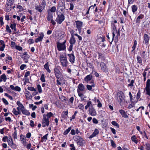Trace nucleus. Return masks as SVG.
Wrapping results in <instances>:
<instances>
[{"label":"nucleus","instance_id":"nucleus-1","mask_svg":"<svg viewBox=\"0 0 150 150\" xmlns=\"http://www.w3.org/2000/svg\"><path fill=\"white\" fill-rule=\"evenodd\" d=\"M112 39H111L110 40H109V42L110 43V44H112V42L113 40L114 41L115 43L117 42L118 41V37L120 36V31L118 30L115 33H112Z\"/></svg>","mask_w":150,"mask_h":150},{"label":"nucleus","instance_id":"nucleus-2","mask_svg":"<svg viewBox=\"0 0 150 150\" xmlns=\"http://www.w3.org/2000/svg\"><path fill=\"white\" fill-rule=\"evenodd\" d=\"M125 97L124 95V94L122 91H120L118 93L117 98L120 104L125 101Z\"/></svg>","mask_w":150,"mask_h":150},{"label":"nucleus","instance_id":"nucleus-3","mask_svg":"<svg viewBox=\"0 0 150 150\" xmlns=\"http://www.w3.org/2000/svg\"><path fill=\"white\" fill-rule=\"evenodd\" d=\"M60 59L62 66L66 67L67 66L68 62L66 56L63 55L60 56Z\"/></svg>","mask_w":150,"mask_h":150},{"label":"nucleus","instance_id":"nucleus-4","mask_svg":"<svg viewBox=\"0 0 150 150\" xmlns=\"http://www.w3.org/2000/svg\"><path fill=\"white\" fill-rule=\"evenodd\" d=\"M66 42V41L65 40L63 43H60L59 42H57V47L59 51L65 50L66 48L65 45Z\"/></svg>","mask_w":150,"mask_h":150},{"label":"nucleus","instance_id":"nucleus-5","mask_svg":"<svg viewBox=\"0 0 150 150\" xmlns=\"http://www.w3.org/2000/svg\"><path fill=\"white\" fill-rule=\"evenodd\" d=\"M65 17L63 13H62L61 14H57V17L55 20L57 23L61 24L64 20Z\"/></svg>","mask_w":150,"mask_h":150},{"label":"nucleus","instance_id":"nucleus-6","mask_svg":"<svg viewBox=\"0 0 150 150\" xmlns=\"http://www.w3.org/2000/svg\"><path fill=\"white\" fill-rule=\"evenodd\" d=\"M42 127H45L46 126H48L49 125V119L46 118V115H43L42 120Z\"/></svg>","mask_w":150,"mask_h":150},{"label":"nucleus","instance_id":"nucleus-7","mask_svg":"<svg viewBox=\"0 0 150 150\" xmlns=\"http://www.w3.org/2000/svg\"><path fill=\"white\" fill-rule=\"evenodd\" d=\"M60 8L61 11H63L65 8V4L64 0H60L58 4L57 8Z\"/></svg>","mask_w":150,"mask_h":150},{"label":"nucleus","instance_id":"nucleus-8","mask_svg":"<svg viewBox=\"0 0 150 150\" xmlns=\"http://www.w3.org/2000/svg\"><path fill=\"white\" fill-rule=\"evenodd\" d=\"M54 70L55 75L57 79H58V77H61V76L62 73L59 69L57 67H55L54 69Z\"/></svg>","mask_w":150,"mask_h":150},{"label":"nucleus","instance_id":"nucleus-9","mask_svg":"<svg viewBox=\"0 0 150 150\" xmlns=\"http://www.w3.org/2000/svg\"><path fill=\"white\" fill-rule=\"evenodd\" d=\"M89 113L92 116H95L97 114L95 109L92 106H91L89 108Z\"/></svg>","mask_w":150,"mask_h":150},{"label":"nucleus","instance_id":"nucleus-10","mask_svg":"<svg viewBox=\"0 0 150 150\" xmlns=\"http://www.w3.org/2000/svg\"><path fill=\"white\" fill-rule=\"evenodd\" d=\"M76 28L78 30L79 33L81 32V28L82 26L83 23L82 22L77 21H75Z\"/></svg>","mask_w":150,"mask_h":150},{"label":"nucleus","instance_id":"nucleus-11","mask_svg":"<svg viewBox=\"0 0 150 150\" xmlns=\"http://www.w3.org/2000/svg\"><path fill=\"white\" fill-rule=\"evenodd\" d=\"M68 56L69 57V61L72 63H74L75 57L73 54H68Z\"/></svg>","mask_w":150,"mask_h":150},{"label":"nucleus","instance_id":"nucleus-12","mask_svg":"<svg viewBox=\"0 0 150 150\" xmlns=\"http://www.w3.org/2000/svg\"><path fill=\"white\" fill-rule=\"evenodd\" d=\"M100 66L102 70L104 72L108 71V69L106 68L105 64L103 62H101Z\"/></svg>","mask_w":150,"mask_h":150},{"label":"nucleus","instance_id":"nucleus-13","mask_svg":"<svg viewBox=\"0 0 150 150\" xmlns=\"http://www.w3.org/2000/svg\"><path fill=\"white\" fill-rule=\"evenodd\" d=\"M144 40L146 45H147L149 42V38L148 35L146 34L144 35Z\"/></svg>","mask_w":150,"mask_h":150},{"label":"nucleus","instance_id":"nucleus-14","mask_svg":"<svg viewBox=\"0 0 150 150\" xmlns=\"http://www.w3.org/2000/svg\"><path fill=\"white\" fill-rule=\"evenodd\" d=\"M85 89V87L83 84L80 83L79 84L78 87L77 91H83Z\"/></svg>","mask_w":150,"mask_h":150},{"label":"nucleus","instance_id":"nucleus-15","mask_svg":"<svg viewBox=\"0 0 150 150\" xmlns=\"http://www.w3.org/2000/svg\"><path fill=\"white\" fill-rule=\"evenodd\" d=\"M99 133V131L97 129H96L93 134L90 136L89 138H92L95 137Z\"/></svg>","mask_w":150,"mask_h":150},{"label":"nucleus","instance_id":"nucleus-16","mask_svg":"<svg viewBox=\"0 0 150 150\" xmlns=\"http://www.w3.org/2000/svg\"><path fill=\"white\" fill-rule=\"evenodd\" d=\"M20 110H21L22 113L23 114L25 115H29L30 114V112L27 110H25L24 107L22 108H20Z\"/></svg>","mask_w":150,"mask_h":150},{"label":"nucleus","instance_id":"nucleus-17","mask_svg":"<svg viewBox=\"0 0 150 150\" xmlns=\"http://www.w3.org/2000/svg\"><path fill=\"white\" fill-rule=\"evenodd\" d=\"M119 112L123 117L125 118H128V116L124 110H120Z\"/></svg>","mask_w":150,"mask_h":150},{"label":"nucleus","instance_id":"nucleus-18","mask_svg":"<svg viewBox=\"0 0 150 150\" xmlns=\"http://www.w3.org/2000/svg\"><path fill=\"white\" fill-rule=\"evenodd\" d=\"M7 79L6 76L5 74H3L0 76V82H1L3 81L5 82Z\"/></svg>","mask_w":150,"mask_h":150},{"label":"nucleus","instance_id":"nucleus-19","mask_svg":"<svg viewBox=\"0 0 150 150\" xmlns=\"http://www.w3.org/2000/svg\"><path fill=\"white\" fill-rule=\"evenodd\" d=\"M92 78V75L91 74H89L87 75L84 78L85 81L87 83L91 80Z\"/></svg>","mask_w":150,"mask_h":150},{"label":"nucleus","instance_id":"nucleus-20","mask_svg":"<svg viewBox=\"0 0 150 150\" xmlns=\"http://www.w3.org/2000/svg\"><path fill=\"white\" fill-rule=\"evenodd\" d=\"M47 19L49 21H50L53 19V14L50 12H48V13Z\"/></svg>","mask_w":150,"mask_h":150},{"label":"nucleus","instance_id":"nucleus-21","mask_svg":"<svg viewBox=\"0 0 150 150\" xmlns=\"http://www.w3.org/2000/svg\"><path fill=\"white\" fill-rule=\"evenodd\" d=\"M76 42V40L74 36L71 37L69 40V43L70 44H74Z\"/></svg>","mask_w":150,"mask_h":150},{"label":"nucleus","instance_id":"nucleus-22","mask_svg":"<svg viewBox=\"0 0 150 150\" xmlns=\"http://www.w3.org/2000/svg\"><path fill=\"white\" fill-rule=\"evenodd\" d=\"M44 35L43 34H42L40 35L38 38H36L35 40V42L36 43H38L39 41H41L43 38Z\"/></svg>","mask_w":150,"mask_h":150},{"label":"nucleus","instance_id":"nucleus-23","mask_svg":"<svg viewBox=\"0 0 150 150\" xmlns=\"http://www.w3.org/2000/svg\"><path fill=\"white\" fill-rule=\"evenodd\" d=\"M91 83L92 84L91 85H86V87L87 89L89 91L91 90L92 87H94L95 86V84L93 83V81L91 82Z\"/></svg>","mask_w":150,"mask_h":150},{"label":"nucleus","instance_id":"nucleus-24","mask_svg":"<svg viewBox=\"0 0 150 150\" xmlns=\"http://www.w3.org/2000/svg\"><path fill=\"white\" fill-rule=\"evenodd\" d=\"M35 9L40 13L42 12V11L44 9L43 7H42L41 6H35Z\"/></svg>","mask_w":150,"mask_h":150},{"label":"nucleus","instance_id":"nucleus-25","mask_svg":"<svg viewBox=\"0 0 150 150\" xmlns=\"http://www.w3.org/2000/svg\"><path fill=\"white\" fill-rule=\"evenodd\" d=\"M144 15L142 14H140L139 15L137 18L136 20V23H140V19H142L144 18Z\"/></svg>","mask_w":150,"mask_h":150},{"label":"nucleus","instance_id":"nucleus-26","mask_svg":"<svg viewBox=\"0 0 150 150\" xmlns=\"http://www.w3.org/2000/svg\"><path fill=\"white\" fill-rule=\"evenodd\" d=\"M49 63L47 62L46 64L44 66L45 69L49 73L51 72V70L49 69Z\"/></svg>","mask_w":150,"mask_h":150},{"label":"nucleus","instance_id":"nucleus-27","mask_svg":"<svg viewBox=\"0 0 150 150\" xmlns=\"http://www.w3.org/2000/svg\"><path fill=\"white\" fill-rule=\"evenodd\" d=\"M131 104H129L128 106V108L130 109L131 108H132L133 107H134L135 106V105L137 102V101H131Z\"/></svg>","mask_w":150,"mask_h":150},{"label":"nucleus","instance_id":"nucleus-28","mask_svg":"<svg viewBox=\"0 0 150 150\" xmlns=\"http://www.w3.org/2000/svg\"><path fill=\"white\" fill-rule=\"evenodd\" d=\"M83 139L82 138H81L77 141V143L80 146H83Z\"/></svg>","mask_w":150,"mask_h":150},{"label":"nucleus","instance_id":"nucleus-29","mask_svg":"<svg viewBox=\"0 0 150 150\" xmlns=\"http://www.w3.org/2000/svg\"><path fill=\"white\" fill-rule=\"evenodd\" d=\"M132 11L133 13L134 14L135 12L137 11L138 8L137 6L134 5L132 6Z\"/></svg>","mask_w":150,"mask_h":150},{"label":"nucleus","instance_id":"nucleus-30","mask_svg":"<svg viewBox=\"0 0 150 150\" xmlns=\"http://www.w3.org/2000/svg\"><path fill=\"white\" fill-rule=\"evenodd\" d=\"M132 141L134 142L135 144H137L138 143L137 140L135 135H133L131 138Z\"/></svg>","mask_w":150,"mask_h":150},{"label":"nucleus","instance_id":"nucleus-31","mask_svg":"<svg viewBox=\"0 0 150 150\" xmlns=\"http://www.w3.org/2000/svg\"><path fill=\"white\" fill-rule=\"evenodd\" d=\"M145 89L146 91V94L150 96V87H146Z\"/></svg>","mask_w":150,"mask_h":150},{"label":"nucleus","instance_id":"nucleus-32","mask_svg":"<svg viewBox=\"0 0 150 150\" xmlns=\"http://www.w3.org/2000/svg\"><path fill=\"white\" fill-rule=\"evenodd\" d=\"M22 58L24 60H25V63L28 62V59L29 58V55H26V56H23L22 57Z\"/></svg>","mask_w":150,"mask_h":150},{"label":"nucleus","instance_id":"nucleus-33","mask_svg":"<svg viewBox=\"0 0 150 150\" xmlns=\"http://www.w3.org/2000/svg\"><path fill=\"white\" fill-rule=\"evenodd\" d=\"M137 60L138 62L141 65H142V61L141 57L139 56H137Z\"/></svg>","mask_w":150,"mask_h":150},{"label":"nucleus","instance_id":"nucleus-34","mask_svg":"<svg viewBox=\"0 0 150 150\" xmlns=\"http://www.w3.org/2000/svg\"><path fill=\"white\" fill-rule=\"evenodd\" d=\"M111 124L114 126H115L117 128H119V125L115 121H112L111 122Z\"/></svg>","mask_w":150,"mask_h":150},{"label":"nucleus","instance_id":"nucleus-35","mask_svg":"<svg viewBox=\"0 0 150 150\" xmlns=\"http://www.w3.org/2000/svg\"><path fill=\"white\" fill-rule=\"evenodd\" d=\"M13 112L16 115L20 114V112L17 111L15 108H13Z\"/></svg>","mask_w":150,"mask_h":150},{"label":"nucleus","instance_id":"nucleus-36","mask_svg":"<svg viewBox=\"0 0 150 150\" xmlns=\"http://www.w3.org/2000/svg\"><path fill=\"white\" fill-rule=\"evenodd\" d=\"M71 129V127H69L64 132V135H66L69 132H70V130Z\"/></svg>","mask_w":150,"mask_h":150},{"label":"nucleus","instance_id":"nucleus-37","mask_svg":"<svg viewBox=\"0 0 150 150\" xmlns=\"http://www.w3.org/2000/svg\"><path fill=\"white\" fill-rule=\"evenodd\" d=\"M40 79L41 81L42 82H45V75L44 74H42L41 75Z\"/></svg>","mask_w":150,"mask_h":150},{"label":"nucleus","instance_id":"nucleus-38","mask_svg":"<svg viewBox=\"0 0 150 150\" xmlns=\"http://www.w3.org/2000/svg\"><path fill=\"white\" fill-rule=\"evenodd\" d=\"M16 24L15 23H14L13 24H11L10 27L12 29H14L15 31H16Z\"/></svg>","mask_w":150,"mask_h":150},{"label":"nucleus","instance_id":"nucleus-39","mask_svg":"<svg viewBox=\"0 0 150 150\" xmlns=\"http://www.w3.org/2000/svg\"><path fill=\"white\" fill-rule=\"evenodd\" d=\"M17 104L19 107L21 108H23L24 107L23 104L20 102L19 101H18Z\"/></svg>","mask_w":150,"mask_h":150},{"label":"nucleus","instance_id":"nucleus-40","mask_svg":"<svg viewBox=\"0 0 150 150\" xmlns=\"http://www.w3.org/2000/svg\"><path fill=\"white\" fill-rule=\"evenodd\" d=\"M46 1L45 0H43L42 1L41 3V6L43 7V8L44 9L46 6Z\"/></svg>","mask_w":150,"mask_h":150},{"label":"nucleus","instance_id":"nucleus-41","mask_svg":"<svg viewBox=\"0 0 150 150\" xmlns=\"http://www.w3.org/2000/svg\"><path fill=\"white\" fill-rule=\"evenodd\" d=\"M140 94H141V93H140V89H139V91L137 93V97L136 98L137 99V101H138V100L139 99L140 97Z\"/></svg>","mask_w":150,"mask_h":150},{"label":"nucleus","instance_id":"nucleus-42","mask_svg":"<svg viewBox=\"0 0 150 150\" xmlns=\"http://www.w3.org/2000/svg\"><path fill=\"white\" fill-rule=\"evenodd\" d=\"M141 56L143 58L145 59L146 57V56L145 54V51H144L140 54Z\"/></svg>","mask_w":150,"mask_h":150},{"label":"nucleus","instance_id":"nucleus-43","mask_svg":"<svg viewBox=\"0 0 150 150\" xmlns=\"http://www.w3.org/2000/svg\"><path fill=\"white\" fill-rule=\"evenodd\" d=\"M53 115V114L51 112L48 113L47 115H46V118L47 117L48 119Z\"/></svg>","mask_w":150,"mask_h":150},{"label":"nucleus","instance_id":"nucleus-44","mask_svg":"<svg viewBox=\"0 0 150 150\" xmlns=\"http://www.w3.org/2000/svg\"><path fill=\"white\" fill-rule=\"evenodd\" d=\"M6 11L7 12L10 11L11 9V6L10 5H6Z\"/></svg>","mask_w":150,"mask_h":150},{"label":"nucleus","instance_id":"nucleus-45","mask_svg":"<svg viewBox=\"0 0 150 150\" xmlns=\"http://www.w3.org/2000/svg\"><path fill=\"white\" fill-rule=\"evenodd\" d=\"M145 147L146 150H150V144L149 143H146Z\"/></svg>","mask_w":150,"mask_h":150},{"label":"nucleus","instance_id":"nucleus-46","mask_svg":"<svg viewBox=\"0 0 150 150\" xmlns=\"http://www.w3.org/2000/svg\"><path fill=\"white\" fill-rule=\"evenodd\" d=\"M17 133L16 130L13 133V134L12 135V136L13 137V138L14 139H17Z\"/></svg>","mask_w":150,"mask_h":150},{"label":"nucleus","instance_id":"nucleus-47","mask_svg":"<svg viewBox=\"0 0 150 150\" xmlns=\"http://www.w3.org/2000/svg\"><path fill=\"white\" fill-rule=\"evenodd\" d=\"M59 99L62 101H66V98L63 96H61L59 97Z\"/></svg>","mask_w":150,"mask_h":150},{"label":"nucleus","instance_id":"nucleus-48","mask_svg":"<svg viewBox=\"0 0 150 150\" xmlns=\"http://www.w3.org/2000/svg\"><path fill=\"white\" fill-rule=\"evenodd\" d=\"M37 88L38 92L39 93H41L42 92V90L41 86L40 84H38L37 85Z\"/></svg>","mask_w":150,"mask_h":150},{"label":"nucleus","instance_id":"nucleus-49","mask_svg":"<svg viewBox=\"0 0 150 150\" xmlns=\"http://www.w3.org/2000/svg\"><path fill=\"white\" fill-rule=\"evenodd\" d=\"M98 54L99 59H101L102 60H103L104 59V57L103 54L100 53L98 52Z\"/></svg>","mask_w":150,"mask_h":150},{"label":"nucleus","instance_id":"nucleus-50","mask_svg":"<svg viewBox=\"0 0 150 150\" xmlns=\"http://www.w3.org/2000/svg\"><path fill=\"white\" fill-rule=\"evenodd\" d=\"M146 87H150V79H149L147 80Z\"/></svg>","mask_w":150,"mask_h":150},{"label":"nucleus","instance_id":"nucleus-51","mask_svg":"<svg viewBox=\"0 0 150 150\" xmlns=\"http://www.w3.org/2000/svg\"><path fill=\"white\" fill-rule=\"evenodd\" d=\"M6 31L9 33H10L11 32V30L10 29L9 26L8 25H7L6 26Z\"/></svg>","mask_w":150,"mask_h":150},{"label":"nucleus","instance_id":"nucleus-52","mask_svg":"<svg viewBox=\"0 0 150 150\" xmlns=\"http://www.w3.org/2000/svg\"><path fill=\"white\" fill-rule=\"evenodd\" d=\"M27 88L28 90L31 91H36V90L33 87L28 86Z\"/></svg>","mask_w":150,"mask_h":150},{"label":"nucleus","instance_id":"nucleus-53","mask_svg":"<svg viewBox=\"0 0 150 150\" xmlns=\"http://www.w3.org/2000/svg\"><path fill=\"white\" fill-rule=\"evenodd\" d=\"M60 77H58V79H57V80L56 81V82H57V85H60L61 84V83L60 82V81H61V80H59V79Z\"/></svg>","mask_w":150,"mask_h":150},{"label":"nucleus","instance_id":"nucleus-54","mask_svg":"<svg viewBox=\"0 0 150 150\" xmlns=\"http://www.w3.org/2000/svg\"><path fill=\"white\" fill-rule=\"evenodd\" d=\"M56 8L55 6L52 7L50 10V11L52 12H55L56 11Z\"/></svg>","mask_w":150,"mask_h":150},{"label":"nucleus","instance_id":"nucleus-55","mask_svg":"<svg viewBox=\"0 0 150 150\" xmlns=\"http://www.w3.org/2000/svg\"><path fill=\"white\" fill-rule=\"evenodd\" d=\"M2 100L3 102L6 105H8V103L7 100L4 98H3L2 99Z\"/></svg>","mask_w":150,"mask_h":150},{"label":"nucleus","instance_id":"nucleus-56","mask_svg":"<svg viewBox=\"0 0 150 150\" xmlns=\"http://www.w3.org/2000/svg\"><path fill=\"white\" fill-rule=\"evenodd\" d=\"M4 95L6 96L7 97L11 100H13V98L11 96H10L9 95H8L7 93H5Z\"/></svg>","mask_w":150,"mask_h":150},{"label":"nucleus","instance_id":"nucleus-57","mask_svg":"<svg viewBox=\"0 0 150 150\" xmlns=\"http://www.w3.org/2000/svg\"><path fill=\"white\" fill-rule=\"evenodd\" d=\"M78 108L79 109L83 110L84 109V106L82 104H79L78 105Z\"/></svg>","mask_w":150,"mask_h":150},{"label":"nucleus","instance_id":"nucleus-58","mask_svg":"<svg viewBox=\"0 0 150 150\" xmlns=\"http://www.w3.org/2000/svg\"><path fill=\"white\" fill-rule=\"evenodd\" d=\"M74 35L76 36H77L78 37V39L79 40L81 41L82 40V37L79 35L77 33H75Z\"/></svg>","mask_w":150,"mask_h":150},{"label":"nucleus","instance_id":"nucleus-59","mask_svg":"<svg viewBox=\"0 0 150 150\" xmlns=\"http://www.w3.org/2000/svg\"><path fill=\"white\" fill-rule=\"evenodd\" d=\"M70 146L71 147L70 149L71 150H75V148L73 144H71L70 145Z\"/></svg>","mask_w":150,"mask_h":150},{"label":"nucleus","instance_id":"nucleus-60","mask_svg":"<svg viewBox=\"0 0 150 150\" xmlns=\"http://www.w3.org/2000/svg\"><path fill=\"white\" fill-rule=\"evenodd\" d=\"M77 92L79 96L81 97H83V95L81 93V91H77Z\"/></svg>","mask_w":150,"mask_h":150},{"label":"nucleus","instance_id":"nucleus-61","mask_svg":"<svg viewBox=\"0 0 150 150\" xmlns=\"http://www.w3.org/2000/svg\"><path fill=\"white\" fill-rule=\"evenodd\" d=\"M92 121L95 124H97L98 123V121L96 118H93Z\"/></svg>","mask_w":150,"mask_h":150},{"label":"nucleus","instance_id":"nucleus-62","mask_svg":"<svg viewBox=\"0 0 150 150\" xmlns=\"http://www.w3.org/2000/svg\"><path fill=\"white\" fill-rule=\"evenodd\" d=\"M13 149L16 148V144H14V143L10 146Z\"/></svg>","mask_w":150,"mask_h":150},{"label":"nucleus","instance_id":"nucleus-63","mask_svg":"<svg viewBox=\"0 0 150 150\" xmlns=\"http://www.w3.org/2000/svg\"><path fill=\"white\" fill-rule=\"evenodd\" d=\"M8 145H9L10 146L13 143V141L10 140H8Z\"/></svg>","mask_w":150,"mask_h":150},{"label":"nucleus","instance_id":"nucleus-64","mask_svg":"<svg viewBox=\"0 0 150 150\" xmlns=\"http://www.w3.org/2000/svg\"><path fill=\"white\" fill-rule=\"evenodd\" d=\"M25 93V96H26V97L27 98H28L29 97H30V92L28 91H27L26 92V93Z\"/></svg>","mask_w":150,"mask_h":150}]
</instances>
